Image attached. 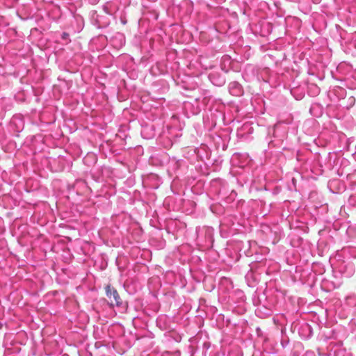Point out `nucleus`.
Listing matches in <instances>:
<instances>
[{
    "mask_svg": "<svg viewBox=\"0 0 356 356\" xmlns=\"http://www.w3.org/2000/svg\"><path fill=\"white\" fill-rule=\"evenodd\" d=\"M229 93L233 96H240L243 93V89L241 86L236 81L231 82L229 84Z\"/></svg>",
    "mask_w": 356,
    "mask_h": 356,
    "instance_id": "obj_2",
    "label": "nucleus"
},
{
    "mask_svg": "<svg viewBox=\"0 0 356 356\" xmlns=\"http://www.w3.org/2000/svg\"><path fill=\"white\" fill-rule=\"evenodd\" d=\"M209 77V79H210L211 81L213 84H215V85H216V86H222V84H224V83H225V81H224L223 80H220V81H218V82H216H216H214V81L213 80V74H210Z\"/></svg>",
    "mask_w": 356,
    "mask_h": 356,
    "instance_id": "obj_3",
    "label": "nucleus"
},
{
    "mask_svg": "<svg viewBox=\"0 0 356 356\" xmlns=\"http://www.w3.org/2000/svg\"><path fill=\"white\" fill-rule=\"evenodd\" d=\"M68 37H69L68 33H67L65 32L62 33V39L67 40L68 38Z\"/></svg>",
    "mask_w": 356,
    "mask_h": 356,
    "instance_id": "obj_6",
    "label": "nucleus"
},
{
    "mask_svg": "<svg viewBox=\"0 0 356 356\" xmlns=\"http://www.w3.org/2000/svg\"><path fill=\"white\" fill-rule=\"evenodd\" d=\"M313 88V95H318L320 92V89L316 86H312Z\"/></svg>",
    "mask_w": 356,
    "mask_h": 356,
    "instance_id": "obj_5",
    "label": "nucleus"
},
{
    "mask_svg": "<svg viewBox=\"0 0 356 356\" xmlns=\"http://www.w3.org/2000/svg\"><path fill=\"white\" fill-rule=\"evenodd\" d=\"M116 37L119 38V39L120 40V45H122L124 44V38L122 34L118 33L116 34Z\"/></svg>",
    "mask_w": 356,
    "mask_h": 356,
    "instance_id": "obj_4",
    "label": "nucleus"
},
{
    "mask_svg": "<svg viewBox=\"0 0 356 356\" xmlns=\"http://www.w3.org/2000/svg\"><path fill=\"white\" fill-rule=\"evenodd\" d=\"M106 296L109 299L110 305L112 307H120L122 305V301L118 291L113 287L107 286L106 287Z\"/></svg>",
    "mask_w": 356,
    "mask_h": 356,
    "instance_id": "obj_1",
    "label": "nucleus"
}]
</instances>
